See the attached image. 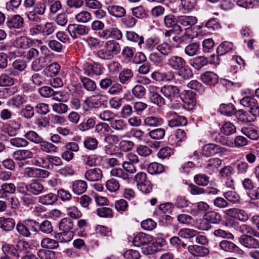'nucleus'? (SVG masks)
I'll list each match as a JSON object with an SVG mask.
<instances>
[{"label": "nucleus", "mask_w": 259, "mask_h": 259, "mask_svg": "<svg viewBox=\"0 0 259 259\" xmlns=\"http://www.w3.org/2000/svg\"><path fill=\"white\" fill-rule=\"evenodd\" d=\"M105 46L108 49L112 59L115 55H117L120 52L121 49L119 44L114 40H109L106 42Z\"/></svg>", "instance_id": "obj_33"}, {"label": "nucleus", "mask_w": 259, "mask_h": 259, "mask_svg": "<svg viewBox=\"0 0 259 259\" xmlns=\"http://www.w3.org/2000/svg\"><path fill=\"white\" fill-rule=\"evenodd\" d=\"M221 151V146L214 144H206L202 148V154L206 157L213 156Z\"/></svg>", "instance_id": "obj_18"}, {"label": "nucleus", "mask_w": 259, "mask_h": 259, "mask_svg": "<svg viewBox=\"0 0 259 259\" xmlns=\"http://www.w3.org/2000/svg\"><path fill=\"white\" fill-rule=\"evenodd\" d=\"M239 242L246 248L249 249L259 248V241L250 235H242L240 237Z\"/></svg>", "instance_id": "obj_9"}, {"label": "nucleus", "mask_w": 259, "mask_h": 259, "mask_svg": "<svg viewBox=\"0 0 259 259\" xmlns=\"http://www.w3.org/2000/svg\"><path fill=\"white\" fill-rule=\"evenodd\" d=\"M10 29H19L24 25L23 18L19 15H15L11 18H8L6 22Z\"/></svg>", "instance_id": "obj_17"}, {"label": "nucleus", "mask_w": 259, "mask_h": 259, "mask_svg": "<svg viewBox=\"0 0 259 259\" xmlns=\"http://www.w3.org/2000/svg\"><path fill=\"white\" fill-rule=\"evenodd\" d=\"M47 10V5L43 2H38L34 5L32 11L25 13L30 21L39 22L41 19L40 16L44 15Z\"/></svg>", "instance_id": "obj_2"}, {"label": "nucleus", "mask_w": 259, "mask_h": 259, "mask_svg": "<svg viewBox=\"0 0 259 259\" xmlns=\"http://www.w3.org/2000/svg\"><path fill=\"white\" fill-rule=\"evenodd\" d=\"M73 237L72 231H62L55 235V238L59 239L61 242H67L71 241Z\"/></svg>", "instance_id": "obj_44"}, {"label": "nucleus", "mask_w": 259, "mask_h": 259, "mask_svg": "<svg viewBox=\"0 0 259 259\" xmlns=\"http://www.w3.org/2000/svg\"><path fill=\"white\" fill-rule=\"evenodd\" d=\"M4 254L10 255L13 259H18L20 251L18 248L10 244H5L2 247Z\"/></svg>", "instance_id": "obj_25"}, {"label": "nucleus", "mask_w": 259, "mask_h": 259, "mask_svg": "<svg viewBox=\"0 0 259 259\" xmlns=\"http://www.w3.org/2000/svg\"><path fill=\"white\" fill-rule=\"evenodd\" d=\"M147 169L149 174L154 175L162 172L164 170V167L161 164L152 162L148 165Z\"/></svg>", "instance_id": "obj_53"}, {"label": "nucleus", "mask_w": 259, "mask_h": 259, "mask_svg": "<svg viewBox=\"0 0 259 259\" xmlns=\"http://www.w3.org/2000/svg\"><path fill=\"white\" fill-rule=\"evenodd\" d=\"M66 213L69 217L73 219H77L82 216L81 211L75 206L67 207Z\"/></svg>", "instance_id": "obj_56"}, {"label": "nucleus", "mask_w": 259, "mask_h": 259, "mask_svg": "<svg viewBox=\"0 0 259 259\" xmlns=\"http://www.w3.org/2000/svg\"><path fill=\"white\" fill-rule=\"evenodd\" d=\"M209 178L204 174H198L194 176V182L198 186H205L209 183Z\"/></svg>", "instance_id": "obj_59"}, {"label": "nucleus", "mask_w": 259, "mask_h": 259, "mask_svg": "<svg viewBox=\"0 0 259 259\" xmlns=\"http://www.w3.org/2000/svg\"><path fill=\"white\" fill-rule=\"evenodd\" d=\"M60 68L61 67L58 63L54 62L46 66V68L44 70V73L47 76H54L59 73Z\"/></svg>", "instance_id": "obj_30"}, {"label": "nucleus", "mask_w": 259, "mask_h": 259, "mask_svg": "<svg viewBox=\"0 0 259 259\" xmlns=\"http://www.w3.org/2000/svg\"><path fill=\"white\" fill-rule=\"evenodd\" d=\"M41 245L43 248L53 249L59 246L58 242L49 238H44L41 241Z\"/></svg>", "instance_id": "obj_51"}, {"label": "nucleus", "mask_w": 259, "mask_h": 259, "mask_svg": "<svg viewBox=\"0 0 259 259\" xmlns=\"http://www.w3.org/2000/svg\"><path fill=\"white\" fill-rule=\"evenodd\" d=\"M224 197L229 202L233 203H238L240 202V197L239 195L234 191H228L224 193Z\"/></svg>", "instance_id": "obj_42"}, {"label": "nucleus", "mask_w": 259, "mask_h": 259, "mask_svg": "<svg viewBox=\"0 0 259 259\" xmlns=\"http://www.w3.org/2000/svg\"><path fill=\"white\" fill-rule=\"evenodd\" d=\"M160 92L171 102L174 108L180 107L182 99L180 95V90L177 86L164 85L160 88Z\"/></svg>", "instance_id": "obj_1"}, {"label": "nucleus", "mask_w": 259, "mask_h": 259, "mask_svg": "<svg viewBox=\"0 0 259 259\" xmlns=\"http://www.w3.org/2000/svg\"><path fill=\"white\" fill-rule=\"evenodd\" d=\"M220 246L223 250L230 252H236L239 254L242 252V250L232 242L228 240H223L220 243Z\"/></svg>", "instance_id": "obj_22"}, {"label": "nucleus", "mask_w": 259, "mask_h": 259, "mask_svg": "<svg viewBox=\"0 0 259 259\" xmlns=\"http://www.w3.org/2000/svg\"><path fill=\"white\" fill-rule=\"evenodd\" d=\"M82 70L85 75L94 77L101 75L103 73V67L98 63H86L83 65Z\"/></svg>", "instance_id": "obj_4"}, {"label": "nucleus", "mask_w": 259, "mask_h": 259, "mask_svg": "<svg viewBox=\"0 0 259 259\" xmlns=\"http://www.w3.org/2000/svg\"><path fill=\"white\" fill-rule=\"evenodd\" d=\"M40 149L41 151L47 153H54L57 152L58 147L53 143L42 139L39 143Z\"/></svg>", "instance_id": "obj_24"}, {"label": "nucleus", "mask_w": 259, "mask_h": 259, "mask_svg": "<svg viewBox=\"0 0 259 259\" xmlns=\"http://www.w3.org/2000/svg\"><path fill=\"white\" fill-rule=\"evenodd\" d=\"M160 88L155 85L149 87V99L153 103L161 106L165 104L164 99L158 93Z\"/></svg>", "instance_id": "obj_8"}, {"label": "nucleus", "mask_w": 259, "mask_h": 259, "mask_svg": "<svg viewBox=\"0 0 259 259\" xmlns=\"http://www.w3.org/2000/svg\"><path fill=\"white\" fill-rule=\"evenodd\" d=\"M91 18V14L85 11H81L75 15L76 20L79 22H87L89 21Z\"/></svg>", "instance_id": "obj_64"}, {"label": "nucleus", "mask_w": 259, "mask_h": 259, "mask_svg": "<svg viewBox=\"0 0 259 259\" xmlns=\"http://www.w3.org/2000/svg\"><path fill=\"white\" fill-rule=\"evenodd\" d=\"M50 57L39 58L34 60L31 64V69L35 72L41 70L42 68L46 67L47 64L50 63Z\"/></svg>", "instance_id": "obj_20"}, {"label": "nucleus", "mask_w": 259, "mask_h": 259, "mask_svg": "<svg viewBox=\"0 0 259 259\" xmlns=\"http://www.w3.org/2000/svg\"><path fill=\"white\" fill-rule=\"evenodd\" d=\"M203 221H206L211 224L218 225L222 221V216L218 212L214 210H209L206 212L203 216Z\"/></svg>", "instance_id": "obj_14"}, {"label": "nucleus", "mask_w": 259, "mask_h": 259, "mask_svg": "<svg viewBox=\"0 0 259 259\" xmlns=\"http://www.w3.org/2000/svg\"><path fill=\"white\" fill-rule=\"evenodd\" d=\"M79 79L83 88L88 92H92L96 90L97 84L94 80L82 75L80 76Z\"/></svg>", "instance_id": "obj_26"}, {"label": "nucleus", "mask_w": 259, "mask_h": 259, "mask_svg": "<svg viewBox=\"0 0 259 259\" xmlns=\"http://www.w3.org/2000/svg\"><path fill=\"white\" fill-rule=\"evenodd\" d=\"M73 224L69 218H65L61 220L59 223V230L61 231H70L72 229Z\"/></svg>", "instance_id": "obj_48"}, {"label": "nucleus", "mask_w": 259, "mask_h": 259, "mask_svg": "<svg viewBox=\"0 0 259 259\" xmlns=\"http://www.w3.org/2000/svg\"><path fill=\"white\" fill-rule=\"evenodd\" d=\"M242 134L252 140H257L259 138V130L252 124L245 125L241 129Z\"/></svg>", "instance_id": "obj_10"}, {"label": "nucleus", "mask_w": 259, "mask_h": 259, "mask_svg": "<svg viewBox=\"0 0 259 259\" xmlns=\"http://www.w3.org/2000/svg\"><path fill=\"white\" fill-rule=\"evenodd\" d=\"M38 231L43 233L50 234L53 231V227L50 221L48 220L44 221L39 224Z\"/></svg>", "instance_id": "obj_62"}, {"label": "nucleus", "mask_w": 259, "mask_h": 259, "mask_svg": "<svg viewBox=\"0 0 259 259\" xmlns=\"http://www.w3.org/2000/svg\"><path fill=\"white\" fill-rule=\"evenodd\" d=\"M32 44V40L26 36H21L17 38L15 42V45L19 48L25 49Z\"/></svg>", "instance_id": "obj_45"}, {"label": "nucleus", "mask_w": 259, "mask_h": 259, "mask_svg": "<svg viewBox=\"0 0 259 259\" xmlns=\"http://www.w3.org/2000/svg\"><path fill=\"white\" fill-rule=\"evenodd\" d=\"M164 22L166 27L172 28L173 32H181L183 31L180 25L178 24V21L175 16L168 15L164 17Z\"/></svg>", "instance_id": "obj_16"}, {"label": "nucleus", "mask_w": 259, "mask_h": 259, "mask_svg": "<svg viewBox=\"0 0 259 259\" xmlns=\"http://www.w3.org/2000/svg\"><path fill=\"white\" fill-rule=\"evenodd\" d=\"M30 192L34 195H38L42 193L44 187L40 182L34 180L29 185Z\"/></svg>", "instance_id": "obj_38"}, {"label": "nucleus", "mask_w": 259, "mask_h": 259, "mask_svg": "<svg viewBox=\"0 0 259 259\" xmlns=\"http://www.w3.org/2000/svg\"><path fill=\"white\" fill-rule=\"evenodd\" d=\"M110 131V127L105 122H101L96 125L95 132L101 136H106Z\"/></svg>", "instance_id": "obj_47"}, {"label": "nucleus", "mask_w": 259, "mask_h": 259, "mask_svg": "<svg viewBox=\"0 0 259 259\" xmlns=\"http://www.w3.org/2000/svg\"><path fill=\"white\" fill-rule=\"evenodd\" d=\"M99 157L96 155H83L81 157L82 163L90 167L95 166L97 165V161Z\"/></svg>", "instance_id": "obj_34"}, {"label": "nucleus", "mask_w": 259, "mask_h": 259, "mask_svg": "<svg viewBox=\"0 0 259 259\" xmlns=\"http://www.w3.org/2000/svg\"><path fill=\"white\" fill-rule=\"evenodd\" d=\"M198 233V232L194 229L189 228L182 229L179 232V236L184 238H191L196 236Z\"/></svg>", "instance_id": "obj_55"}, {"label": "nucleus", "mask_w": 259, "mask_h": 259, "mask_svg": "<svg viewBox=\"0 0 259 259\" xmlns=\"http://www.w3.org/2000/svg\"><path fill=\"white\" fill-rule=\"evenodd\" d=\"M184 92L183 97H181L183 108L188 111L194 110L196 107V94L190 90L185 91Z\"/></svg>", "instance_id": "obj_5"}, {"label": "nucleus", "mask_w": 259, "mask_h": 259, "mask_svg": "<svg viewBox=\"0 0 259 259\" xmlns=\"http://www.w3.org/2000/svg\"><path fill=\"white\" fill-rule=\"evenodd\" d=\"M161 123L160 119L155 116L146 117L144 120V123L145 125L149 127L156 126L160 125Z\"/></svg>", "instance_id": "obj_60"}, {"label": "nucleus", "mask_w": 259, "mask_h": 259, "mask_svg": "<svg viewBox=\"0 0 259 259\" xmlns=\"http://www.w3.org/2000/svg\"><path fill=\"white\" fill-rule=\"evenodd\" d=\"M110 124L113 129L118 131L125 130L127 126L126 122L121 119H114L110 122Z\"/></svg>", "instance_id": "obj_43"}, {"label": "nucleus", "mask_w": 259, "mask_h": 259, "mask_svg": "<svg viewBox=\"0 0 259 259\" xmlns=\"http://www.w3.org/2000/svg\"><path fill=\"white\" fill-rule=\"evenodd\" d=\"M11 144L17 148L24 147L28 145L29 142L25 139L21 138H13L10 140Z\"/></svg>", "instance_id": "obj_58"}, {"label": "nucleus", "mask_w": 259, "mask_h": 259, "mask_svg": "<svg viewBox=\"0 0 259 259\" xmlns=\"http://www.w3.org/2000/svg\"><path fill=\"white\" fill-rule=\"evenodd\" d=\"M187 249L189 252L194 256L204 257L207 255L209 252L208 248L197 245H189Z\"/></svg>", "instance_id": "obj_12"}, {"label": "nucleus", "mask_w": 259, "mask_h": 259, "mask_svg": "<svg viewBox=\"0 0 259 259\" xmlns=\"http://www.w3.org/2000/svg\"><path fill=\"white\" fill-rule=\"evenodd\" d=\"M134 76L133 71L129 68L124 69L119 74L118 78L120 83L128 84Z\"/></svg>", "instance_id": "obj_27"}, {"label": "nucleus", "mask_w": 259, "mask_h": 259, "mask_svg": "<svg viewBox=\"0 0 259 259\" xmlns=\"http://www.w3.org/2000/svg\"><path fill=\"white\" fill-rule=\"evenodd\" d=\"M178 71V75L184 79H189L193 75L192 70L186 64Z\"/></svg>", "instance_id": "obj_54"}, {"label": "nucleus", "mask_w": 259, "mask_h": 259, "mask_svg": "<svg viewBox=\"0 0 259 259\" xmlns=\"http://www.w3.org/2000/svg\"><path fill=\"white\" fill-rule=\"evenodd\" d=\"M103 177L102 170L98 167L87 170L84 174V179L89 182L100 181Z\"/></svg>", "instance_id": "obj_11"}, {"label": "nucleus", "mask_w": 259, "mask_h": 259, "mask_svg": "<svg viewBox=\"0 0 259 259\" xmlns=\"http://www.w3.org/2000/svg\"><path fill=\"white\" fill-rule=\"evenodd\" d=\"M197 18L193 16H181L178 17L179 23L184 26H189L185 29L186 31L197 23Z\"/></svg>", "instance_id": "obj_32"}, {"label": "nucleus", "mask_w": 259, "mask_h": 259, "mask_svg": "<svg viewBox=\"0 0 259 259\" xmlns=\"http://www.w3.org/2000/svg\"><path fill=\"white\" fill-rule=\"evenodd\" d=\"M110 174L113 177H116L122 180L130 181L128 174L124 170L120 168H113L110 171Z\"/></svg>", "instance_id": "obj_40"}, {"label": "nucleus", "mask_w": 259, "mask_h": 259, "mask_svg": "<svg viewBox=\"0 0 259 259\" xmlns=\"http://www.w3.org/2000/svg\"><path fill=\"white\" fill-rule=\"evenodd\" d=\"M26 176L29 178L46 179L49 177L50 172L44 169L35 167H27Z\"/></svg>", "instance_id": "obj_7"}, {"label": "nucleus", "mask_w": 259, "mask_h": 259, "mask_svg": "<svg viewBox=\"0 0 259 259\" xmlns=\"http://www.w3.org/2000/svg\"><path fill=\"white\" fill-rule=\"evenodd\" d=\"M219 111L221 114L229 116L234 114L236 112L235 106L231 103L222 104L220 106Z\"/></svg>", "instance_id": "obj_37"}, {"label": "nucleus", "mask_w": 259, "mask_h": 259, "mask_svg": "<svg viewBox=\"0 0 259 259\" xmlns=\"http://www.w3.org/2000/svg\"><path fill=\"white\" fill-rule=\"evenodd\" d=\"M136 151L140 156L144 157L150 156L152 153V150L151 147L144 145H139L137 147Z\"/></svg>", "instance_id": "obj_61"}, {"label": "nucleus", "mask_w": 259, "mask_h": 259, "mask_svg": "<svg viewBox=\"0 0 259 259\" xmlns=\"http://www.w3.org/2000/svg\"><path fill=\"white\" fill-rule=\"evenodd\" d=\"M221 130L223 134L226 135H230L236 132V128L232 123L226 122L223 124Z\"/></svg>", "instance_id": "obj_57"}, {"label": "nucleus", "mask_w": 259, "mask_h": 259, "mask_svg": "<svg viewBox=\"0 0 259 259\" xmlns=\"http://www.w3.org/2000/svg\"><path fill=\"white\" fill-rule=\"evenodd\" d=\"M201 79L204 83L214 86L218 82L219 77L212 72L207 71L201 75Z\"/></svg>", "instance_id": "obj_19"}, {"label": "nucleus", "mask_w": 259, "mask_h": 259, "mask_svg": "<svg viewBox=\"0 0 259 259\" xmlns=\"http://www.w3.org/2000/svg\"><path fill=\"white\" fill-rule=\"evenodd\" d=\"M233 44L229 41H225L222 42L217 50L219 56H223L230 52L233 49Z\"/></svg>", "instance_id": "obj_35"}, {"label": "nucleus", "mask_w": 259, "mask_h": 259, "mask_svg": "<svg viewBox=\"0 0 259 259\" xmlns=\"http://www.w3.org/2000/svg\"><path fill=\"white\" fill-rule=\"evenodd\" d=\"M165 117L168 122V125L171 127L185 125L187 123V120L185 117L179 115L174 111L167 112Z\"/></svg>", "instance_id": "obj_6"}, {"label": "nucleus", "mask_w": 259, "mask_h": 259, "mask_svg": "<svg viewBox=\"0 0 259 259\" xmlns=\"http://www.w3.org/2000/svg\"><path fill=\"white\" fill-rule=\"evenodd\" d=\"M109 13L116 17H122L125 16L126 11L124 8L119 6L113 5L108 7Z\"/></svg>", "instance_id": "obj_36"}, {"label": "nucleus", "mask_w": 259, "mask_h": 259, "mask_svg": "<svg viewBox=\"0 0 259 259\" xmlns=\"http://www.w3.org/2000/svg\"><path fill=\"white\" fill-rule=\"evenodd\" d=\"M71 190L76 195H81L86 192L88 188L87 183L82 180H75L72 183Z\"/></svg>", "instance_id": "obj_15"}, {"label": "nucleus", "mask_w": 259, "mask_h": 259, "mask_svg": "<svg viewBox=\"0 0 259 259\" xmlns=\"http://www.w3.org/2000/svg\"><path fill=\"white\" fill-rule=\"evenodd\" d=\"M106 187L109 191L115 192L119 190L120 185L116 180L111 179L106 182Z\"/></svg>", "instance_id": "obj_63"}, {"label": "nucleus", "mask_w": 259, "mask_h": 259, "mask_svg": "<svg viewBox=\"0 0 259 259\" xmlns=\"http://www.w3.org/2000/svg\"><path fill=\"white\" fill-rule=\"evenodd\" d=\"M24 137L26 139L36 144H39L43 139L37 133L32 131L26 132L24 135Z\"/></svg>", "instance_id": "obj_46"}, {"label": "nucleus", "mask_w": 259, "mask_h": 259, "mask_svg": "<svg viewBox=\"0 0 259 259\" xmlns=\"http://www.w3.org/2000/svg\"><path fill=\"white\" fill-rule=\"evenodd\" d=\"M150 241V236L144 233H139L135 236L133 243L135 246L140 247L141 245L148 244Z\"/></svg>", "instance_id": "obj_21"}, {"label": "nucleus", "mask_w": 259, "mask_h": 259, "mask_svg": "<svg viewBox=\"0 0 259 259\" xmlns=\"http://www.w3.org/2000/svg\"><path fill=\"white\" fill-rule=\"evenodd\" d=\"M96 124V121L94 118L90 117L84 120L78 125V128L80 131L84 132L94 127Z\"/></svg>", "instance_id": "obj_39"}, {"label": "nucleus", "mask_w": 259, "mask_h": 259, "mask_svg": "<svg viewBox=\"0 0 259 259\" xmlns=\"http://www.w3.org/2000/svg\"><path fill=\"white\" fill-rule=\"evenodd\" d=\"M33 153L29 150H18L13 153V157L17 161H24L33 157Z\"/></svg>", "instance_id": "obj_23"}, {"label": "nucleus", "mask_w": 259, "mask_h": 259, "mask_svg": "<svg viewBox=\"0 0 259 259\" xmlns=\"http://www.w3.org/2000/svg\"><path fill=\"white\" fill-rule=\"evenodd\" d=\"M208 63V59L203 56L195 57L190 62L191 65L196 70H200Z\"/></svg>", "instance_id": "obj_31"}, {"label": "nucleus", "mask_w": 259, "mask_h": 259, "mask_svg": "<svg viewBox=\"0 0 259 259\" xmlns=\"http://www.w3.org/2000/svg\"><path fill=\"white\" fill-rule=\"evenodd\" d=\"M65 150L61 154V158L69 162L72 160L74 157L73 152H77L79 150L78 144L74 142H66L64 145Z\"/></svg>", "instance_id": "obj_3"}, {"label": "nucleus", "mask_w": 259, "mask_h": 259, "mask_svg": "<svg viewBox=\"0 0 259 259\" xmlns=\"http://www.w3.org/2000/svg\"><path fill=\"white\" fill-rule=\"evenodd\" d=\"M58 200V196L53 193H49L38 198V202L44 205H53Z\"/></svg>", "instance_id": "obj_28"}, {"label": "nucleus", "mask_w": 259, "mask_h": 259, "mask_svg": "<svg viewBox=\"0 0 259 259\" xmlns=\"http://www.w3.org/2000/svg\"><path fill=\"white\" fill-rule=\"evenodd\" d=\"M167 65L175 70L181 69L186 64V61L182 57L177 56H170L167 61Z\"/></svg>", "instance_id": "obj_13"}, {"label": "nucleus", "mask_w": 259, "mask_h": 259, "mask_svg": "<svg viewBox=\"0 0 259 259\" xmlns=\"http://www.w3.org/2000/svg\"><path fill=\"white\" fill-rule=\"evenodd\" d=\"M15 226L14 219L10 218L0 217V228L7 232L12 231Z\"/></svg>", "instance_id": "obj_29"}, {"label": "nucleus", "mask_w": 259, "mask_h": 259, "mask_svg": "<svg viewBox=\"0 0 259 259\" xmlns=\"http://www.w3.org/2000/svg\"><path fill=\"white\" fill-rule=\"evenodd\" d=\"M181 5L183 13H186L194 9L196 2L195 0H181Z\"/></svg>", "instance_id": "obj_52"}, {"label": "nucleus", "mask_w": 259, "mask_h": 259, "mask_svg": "<svg viewBox=\"0 0 259 259\" xmlns=\"http://www.w3.org/2000/svg\"><path fill=\"white\" fill-rule=\"evenodd\" d=\"M116 116V114L109 110H104L99 114V118L104 121L111 122Z\"/></svg>", "instance_id": "obj_50"}, {"label": "nucleus", "mask_w": 259, "mask_h": 259, "mask_svg": "<svg viewBox=\"0 0 259 259\" xmlns=\"http://www.w3.org/2000/svg\"><path fill=\"white\" fill-rule=\"evenodd\" d=\"M132 93L135 98L142 99L146 95V89L142 84H137L132 89Z\"/></svg>", "instance_id": "obj_41"}, {"label": "nucleus", "mask_w": 259, "mask_h": 259, "mask_svg": "<svg viewBox=\"0 0 259 259\" xmlns=\"http://www.w3.org/2000/svg\"><path fill=\"white\" fill-rule=\"evenodd\" d=\"M98 145V140L95 138L91 137H87L83 142L84 147L90 150L97 149Z\"/></svg>", "instance_id": "obj_49"}]
</instances>
